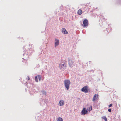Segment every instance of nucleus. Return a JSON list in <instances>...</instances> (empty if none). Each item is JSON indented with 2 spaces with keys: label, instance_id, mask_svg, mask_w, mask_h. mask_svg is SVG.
<instances>
[{
  "label": "nucleus",
  "instance_id": "dca6fc26",
  "mask_svg": "<svg viewBox=\"0 0 121 121\" xmlns=\"http://www.w3.org/2000/svg\"><path fill=\"white\" fill-rule=\"evenodd\" d=\"M92 109V107L91 106V107H89L88 108V111H90Z\"/></svg>",
  "mask_w": 121,
  "mask_h": 121
},
{
  "label": "nucleus",
  "instance_id": "f257e3e1",
  "mask_svg": "<svg viewBox=\"0 0 121 121\" xmlns=\"http://www.w3.org/2000/svg\"><path fill=\"white\" fill-rule=\"evenodd\" d=\"M70 84V81L69 80H66L64 81V85L67 90H68L69 89V87Z\"/></svg>",
  "mask_w": 121,
  "mask_h": 121
},
{
  "label": "nucleus",
  "instance_id": "2eb2a0df",
  "mask_svg": "<svg viewBox=\"0 0 121 121\" xmlns=\"http://www.w3.org/2000/svg\"><path fill=\"white\" fill-rule=\"evenodd\" d=\"M102 118L105 121H107V118L106 117H103Z\"/></svg>",
  "mask_w": 121,
  "mask_h": 121
},
{
  "label": "nucleus",
  "instance_id": "f8f14e48",
  "mask_svg": "<svg viewBox=\"0 0 121 121\" xmlns=\"http://www.w3.org/2000/svg\"><path fill=\"white\" fill-rule=\"evenodd\" d=\"M57 121H63V120L61 118L59 117L57 118Z\"/></svg>",
  "mask_w": 121,
  "mask_h": 121
},
{
  "label": "nucleus",
  "instance_id": "1a4fd4ad",
  "mask_svg": "<svg viewBox=\"0 0 121 121\" xmlns=\"http://www.w3.org/2000/svg\"><path fill=\"white\" fill-rule=\"evenodd\" d=\"M59 44V40L58 39H56L55 40V47L58 45Z\"/></svg>",
  "mask_w": 121,
  "mask_h": 121
},
{
  "label": "nucleus",
  "instance_id": "4468645a",
  "mask_svg": "<svg viewBox=\"0 0 121 121\" xmlns=\"http://www.w3.org/2000/svg\"><path fill=\"white\" fill-rule=\"evenodd\" d=\"M37 77H38V78L39 80L40 81V80H41V76L39 75H38L37 76Z\"/></svg>",
  "mask_w": 121,
  "mask_h": 121
},
{
  "label": "nucleus",
  "instance_id": "6ab92c4d",
  "mask_svg": "<svg viewBox=\"0 0 121 121\" xmlns=\"http://www.w3.org/2000/svg\"><path fill=\"white\" fill-rule=\"evenodd\" d=\"M27 79L28 80H30V79L29 77L28 76L27 77Z\"/></svg>",
  "mask_w": 121,
  "mask_h": 121
},
{
  "label": "nucleus",
  "instance_id": "20e7f679",
  "mask_svg": "<svg viewBox=\"0 0 121 121\" xmlns=\"http://www.w3.org/2000/svg\"><path fill=\"white\" fill-rule=\"evenodd\" d=\"M88 113V111L86 109V108H83L81 112V114L82 115H84L87 114Z\"/></svg>",
  "mask_w": 121,
  "mask_h": 121
},
{
  "label": "nucleus",
  "instance_id": "6e6552de",
  "mask_svg": "<svg viewBox=\"0 0 121 121\" xmlns=\"http://www.w3.org/2000/svg\"><path fill=\"white\" fill-rule=\"evenodd\" d=\"M62 32L64 34H68V32L64 28H63L62 29Z\"/></svg>",
  "mask_w": 121,
  "mask_h": 121
},
{
  "label": "nucleus",
  "instance_id": "ddd939ff",
  "mask_svg": "<svg viewBox=\"0 0 121 121\" xmlns=\"http://www.w3.org/2000/svg\"><path fill=\"white\" fill-rule=\"evenodd\" d=\"M35 81L37 82H38V77L37 76H35Z\"/></svg>",
  "mask_w": 121,
  "mask_h": 121
},
{
  "label": "nucleus",
  "instance_id": "9d476101",
  "mask_svg": "<svg viewBox=\"0 0 121 121\" xmlns=\"http://www.w3.org/2000/svg\"><path fill=\"white\" fill-rule=\"evenodd\" d=\"M64 104V101L60 100L59 103V105L60 106H62Z\"/></svg>",
  "mask_w": 121,
  "mask_h": 121
},
{
  "label": "nucleus",
  "instance_id": "39448f33",
  "mask_svg": "<svg viewBox=\"0 0 121 121\" xmlns=\"http://www.w3.org/2000/svg\"><path fill=\"white\" fill-rule=\"evenodd\" d=\"M88 86H84L82 88L81 91H82L84 92L85 93H87L88 92Z\"/></svg>",
  "mask_w": 121,
  "mask_h": 121
},
{
  "label": "nucleus",
  "instance_id": "0eeeda50",
  "mask_svg": "<svg viewBox=\"0 0 121 121\" xmlns=\"http://www.w3.org/2000/svg\"><path fill=\"white\" fill-rule=\"evenodd\" d=\"M69 66L71 67H73V62L71 60H69Z\"/></svg>",
  "mask_w": 121,
  "mask_h": 121
},
{
  "label": "nucleus",
  "instance_id": "7ed1b4c3",
  "mask_svg": "<svg viewBox=\"0 0 121 121\" xmlns=\"http://www.w3.org/2000/svg\"><path fill=\"white\" fill-rule=\"evenodd\" d=\"M88 21L86 19H85L83 21L82 26L84 27H85L88 26Z\"/></svg>",
  "mask_w": 121,
  "mask_h": 121
},
{
  "label": "nucleus",
  "instance_id": "f3484780",
  "mask_svg": "<svg viewBox=\"0 0 121 121\" xmlns=\"http://www.w3.org/2000/svg\"><path fill=\"white\" fill-rule=\"evenodd\" d=\"M108 111L109 112H111V109L110 108L109 109H108Z\"/></svg>",
  "mask_w": 121,
  "mask_h": 121
},
{
  "label": "nucleus",
  "instance_id": "f03ea898",
  "mask_svg": "<svg viewBox=\"0 0 121 121\" xmlns=\"http://www.w3.org/2000/svg\"><path fill=\"white\" fill-rule=\"evenodd\" d=\"M60 67L61 69H65L66 67V64L64 62H62L60 64Z\"/></svg>",
  "mask_w": 121,
  "mask_h": 121
},
{
  "label": "nucleus",
  "instance_id": "423d86ee",
  "mask_svg": "<svg viewBox=\"0 0 121 121\" xmlns=\"http://www.w3.org/2000/svg\"><path fill=\"white\" fill-rule=\"evenodd\" d=\"M98 94H95L92 100L93 102H94L95 100H97L98 99Z\"/></svg>",
  "mask_w": 121,
  "mask_h": 121
},
{
  "label": "nucleus",
  "instance_id": "9b49d317",
  "mask_svg": "<svg viewBox=\"0 0 121 121\" xmlns=\"http://www.w3.org/2000/svg\"><path fill=\"white\" fill-rule=\"evenodd\" d=\"M82 11L81 9H79L78 10L77 12V13L78 14L81 15L82 13Z\"/></svg>",
  "mask_w": 121,
  "mask_h": 121
},
{
  "label": "nucleus",
  "instance_id": "a211bd4d",
  "mask_svg": "<svg viewBox=\"0 0 121 121\" xmlns=\"http://www.w3.org/2000/svg\"><path fill=\"white\" fill-rule=\"evenodd\" d=\"M112 104H109V107H112Z\"/></svg>",
  "mask_w": 121,
  "mask_h": 121
}]
</instances>
